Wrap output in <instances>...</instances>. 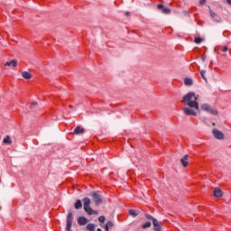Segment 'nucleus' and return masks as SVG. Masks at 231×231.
Masks as SVG:
<instances>
[{"label": "nucleus", "instance_id": "nucleus-17", "mask_svg": "<svg viewBox=\"0 0 231 231\" xmlns=\"http://www.w3.org/2000/svg\"><path fill=\"white\" fill-rule=\"evenodd\" d=\"M129 214L130 216H132V217H136V216H138V211L134 210V209H129Z\"/></svg>", "mask_w": 231, "mask_h": 231}, {"label": "nucleus", "instance_id": "nucleus-2", "mask_svg": "<svg viewBox=\"0 0 231 231\" xmlns=\"http://www.w3.org/2000/svg\"><path fill=\"white\" fill-rule=\"evenodd\" d=\"M83 201V208L85 210V212H87V214H88V216H98V211L91 208L90 205H91V199L89 198H84L82 199Z\"/></svg>", "mask_w": 231, "mask_h": 231}, {"label": "nucleus", "instance_id": "nucleus-5", "mask_svg": "<svg viewBox=\"0 0 231 231\" xmlns=\"http://www.w3.org/2000/svg\"><path fill=\"white\" fill-rule=\"evenodd\" d=\"M72 225H73V213L69 212L67 215V225H66L65 230L71 231Z\"/></svg>", "mask_w": 231, "mask_h": 231}, {"label": "nucleus", "instance_id": "nucleus-15", "mask_svg": "<svg viewBox=\"0 0 231 231\" xmlns=\"http://www.w3.org/2000/svg\"><path fill=\"white\" fill-rule=\"evenodd\" d=\"M82 207V201L80 199H78L74 204V208L76 210H79V208Z\"/></svg>", "mask_w": 231, "mask_h": 231}, {"label": "nucleus", "instance_id": "nucleus-8", "mask_svg": "<svg viewBox=\"0 0 231 231\" xmlns=\"http://www.w3.org/2000/svg\"><path fill=\"white\" fill-rule=\"evenodd\" d=\"M209 14L212 20L215 21V23H221V17L217 15L212 9H209Z\"/></svg>", "mask_w": 231, "mask_h": 231}, {"label": "nucleus", "instance_id": "nucleus-35", "mask_svg": "<svg viewBox=\"0 0 231 231\" xmlns=\"http://www.w3.org/2000/svg\"><path fill=\"white\" fill-rule=\"evenodd\" d=\"M125 15L129 16V15H130V13H129V12H126V13H125Z\"/></svg>", "mask_w": 231, "mask_h": 231}, {"label": "nucleus", "instance_id": "nucleus-24", "mask_svg": "<svg viewBox=\"0 0 231 231\" xmlns=\"http://www.w3.org/2000/svg\"><path fill=\"white\" fill-rule=\"evenodd\" d=\"M202 41H203L202 38L198 37V38H195L194 42L195 44H201Z\"/></svg>", "mask_w": 231, "mask_h": 231}, {"label": "nucleus", "instance_id": "nucleus-32", "mask_svg": "<svg viewBox=\"0 0 231 231\" xmlns=\"http://www.w3.org/2000/svg\"><path fill=\"white\" fill-rule=\"evenodd\" d=\"M105 230H106V231H109V226H106H106H105Z\"/></svg>", "mask_w": 231, "mask_h": 231}, {"label": "nucleus", "instance_id": "nucleus-26", "mask_svg": "<svg viewBox=\"0 0 231 231\" xmlns=\"http://www.w3.org/2000/svg\"><path fill=\"white\" fill-rule=\"evenodd\" d=\"M98 221H99V223H104V222L106 221V217L100 216V217H98Z\"/></svg>", "mask_w": 231, "mask_h": 231}, {"label": "nucleus", "instance_id": "nucleus-27", "mask_svg": "<svg viewBox=\"0 0 231 231\" xmlns=\"http://www.w3.org/2000/svg\"><path fill=\"white\" fill-rule=\"evenodd\" d=\"M207 4V0H199V5H200V6H203V5H205Z\"/></svg>", "mask_w": 231, "mask_h": 231}, {"label": "nucleus", "instance_id": "nucleus-25", "mask_svg": "<svg viewBox=\"0 0 231 231\" xmlns=\"http://www.w3.org/2000/svg\"><path fill=\"white\" fill-rule=\"evenodd\" d=\"M106 225L108 226V228H113L115 226V224L112 221H108Z\"/></svg>", "mask_w": 231, "mask_h": 231}, {"label": "nucleus", "instance_id": "nucleus-19", "mask_svg": "<svg viewBox=\"0 0 231 231\" xmlns=\"http://www.w3.org/2000/svg\"><path fill=\"white\" fill-rule=\"evenodd\" d=\"M3 143H12V140H10V136L6 135L5 138L3 140Z\"/></svg>", "mask_w": 231, "mask_h": 231}, {"label": "nucleus", "instance_id": "nucleus-23", "mask_svg": "<svg viewBox=\"0 0 231 231\" xmlns=\"http://www.w3.org/2000/svg\"><path fill=\"white\" fill-rule=\"evenodd\" d=\"M162 14H171V9H169L167 7H162Z\"/></svg>", "mask_w": 231, "mask_h": 231}, {"label": "nucleus", "instance_id": "nucleus-30", "mask_svg": "<svg viewBox=\"0 0 231 231\" xmlns=\"http://www.w3.org/2000/svg\"><path fill=\"white\" fill-rule=\"evenodd\" d=\"M35 106H37V102H32L31 105V107L33 108V107H35Z\"/></svg>", "mask_w": 231, "mask_h": 231}, {"label": "nucleus", "instance_id": "nucleus-10", "mask_svg": "<svg viewBox=\"0 0 231 231\" xmlns=\"http://www.w3.org/2000/svg\"><path fill=\"white\" fill-rule=\"evenodd\" d=\"M188 160H189L188 154L184 155L183 158L180 159V163L182 167H189V162H187Z\"/></svg>", "mask_w": 231, "mask_h": 231}, {"label": "nucleus", "instance_id": "nucleus-33", "mask_svg": "<svg viewBox=\"0 0 231 231\" xmlns=\"http://www.w3.org/2000/svg\"><path fill=\"white\" fill-rule=\"evenodd\" d=\"M226 3L231 5V0H226Z\"/></svg>", "mask_w": 231, "mask_h": 231}, {"label": "nucleus", "instance_id": "nucleus-14", "mask_svg": "<svg viewBox=\"0 0 231 231\" xmlns=\"http://www.w3.org/2000/svg\"><path fill=\"white\" fill-rule=\"evenodd\" d=\"M22 77L23 79H26V80H30V79H32V73H30L29 71H23L22 72Z\"/></svg>", "mask_w": 231, "mask_h": 231}, {"label": "nucleus", "instance_id": "nucleus-1", "mask_svg": "<svg viewBox=\"0 0 231 231\" xmlns=\"http://www.w3.org/2000/svg\"><path fill=\"white\" fill-rule=\"evenodd\" d=\"M198 96L194 92H189L182 97V104H185L189 107L182 108L184 115L187 116H198V113L196 111H199V103H198Z\"/></svg>", "mask_w": 231, "mask_h": 231}, {"label": "nucleus", "instance_id": "nucleus-18", "mask_svg": "<svg viewBox=\"0 0 231 231\" xmlns=\"http://www.w3.org/2000/svg\"><path fill=\"white\" fill-rule=\"evenodd\" d=\"M152 225V224L150 221H147L142 226V228H143L144 230L145 228H151Z\"/></svg>", "mask_w": 231, "mask_h": 231}, {"label": "nucleus", "instance_id": "nucleus-4", "mask_svg": "<svg viewBox=\"0 0 231 231\" xmlns=\"http://www.w3.org/2000/svg\"><path fill=\"white\" fill-rule=\"evenodd\" d=\"M90 196L93 199L96 207H98V205H101L103 201L102 195L98 194V192L97 191H93L92 193H90Z\"/></svg>", "mask_w": 231, "mask_h": 231}, {"label": "nucleus", "instance_id": "nucleus-36", "mask_svg": "<svg viewBox=\"0 0 231 231\" xmlns=\"http://www.w3.org/2000/svg\"><path fill=\"white\" fill-rule=\"evenodd\" d=\"M97 231H102V229H100V228H97Z\"/></svg>", "mask_w": 231, "mask_h": 231}, {"label": "nucleus", "instance_id": "nucleus-9", "mask_svg": "<svg viewBox=\"0 0 231 231\" xmlns=\"http://www.w3.org/2000/svg\"><path fill=\"white\" fill-rule=\"evenodd\" d=\"M78 223L79 226H84V225H88V218L86 217H79Z\"/></svg>", "mask_w": 231, "mask_h": 231}, {"label": "nucleus", "instance_id": "nucleus-31", "mask_svg": "<svg viewBox=\"0 0 231 231\" xmlns=\"http://www.w3.org/2000/svg\"><path fill=\"white\" fill-rule=\"evenodd\" d=\"M70 109H73V111H77V108L73 107L72 105H69Z\"/></svg>", "mask_w": 231, "mask_h": 231}, {"label": "nucleus", "instance_id": "nucleus-13", "mask_svg": "<svg viewBox=\"0 0 231 231\" xmlns=\"http://www.w3.org/2000/svg\"><path fill=\"white\" fill-rule=\"evenodd\" d=\"M84 128H82V127H80V126H77L75 129H74V132H73V134H77V135H79V134H84Z\"/></svg>", "mask_w": 231, "mask_h": 231}, {"label": "nucleus", "instance_id": "nucleus-16", "mask_svg": "<svg viewBox=\"0 0 231 231\" xmlns=\"http://www.w3.org/2000/svg\"><path fill=\"white\" fill-rule=\"evenodd\" d=\"M184 84H185L186 86H192V84H193L192 79H190V78H186V79H184Z\"/></svg>", "mask_w": 231, "mask_h": 231}, {"label": "nucleus", "instance_id": "nucleus-28", "mask_svg": "<svg viewBox=\"0 0 231 231\" xmlns=\"http://www.w3.org/2000/svg\"><path fill=\"white\" fill-rule=\"evenodd\" d=\"M157 8L159 10H163L164 6H163V5L160 4V5H157Z\"/></svg>", "mask_w": 231, "mask_h": 231}, {"label": "nucleus", "instance_id": "nucleus-34", "mask_svg": "<svg viewBox=\"0 0 231 231\" xmlns=\"http://www.w3.org/2000/svg\"><path fill=\"white\" fill-rule=\"evenodd\" d=\"M206 59H207V57H205V56L202 57L203 62H205V60H206Z\"/></svg>", "mask_w": 231, "mask_h": 231}, {"label": "nucleus", "instance_id": "nucleus-3", "mask_svg": "<svg viewBox=\"0 0 231 231\" xmlns=\"http://www.w3.org/2000/svg\"><path fill=\"white\" fill-rule=\"evenodd\" d=\"M200 108L202 109V111H206V113H209L210 115H214V116L219 115V112H217V109H214L212 106L207 103L200 105Z\"/></svg>", "mask_w": 231, "mask_h": 231}, {"label": "nucleus", "instance_id": "nucleus-20", "mask_svg": "<svg viewBox=\"0 0 231 231\" xmlns=\"http://www.w3.org/2000/svg\"><path fill=\"white\" fill-rule=\"evenodd\" d=\"M87 230H88V231H95V225L94 224L87 225Z\"/></svg>", "mask_w": 231, "mask_h": 231}, {"label": "nucleus", "instance_id": "nucleus-21", "mask_svg": "<svg viewBox=\"0 0 231 231\" xmlns=\"http://www.w3.org/2000/svg\"><path fill=\"white\" fill-rule=\"evenodd\" d=\"M206 73H207V71H205V70H200L201 78L205 80V82H208V80H207V76H205Z\"/></svg>", "mask_w": 231, "mask_h": 231}, {"label": "nucleus", "instance_id": "nucleus-37", "mask_svg": "<svg viewBox=\"0 0 231 231\" xmlns=\"http://www.w3.org/2000/svg\"><path fill=\"white\" fill-rule=\"evenodd\" d=\"M212 125H213V126L216 125V123H212Z\"/></svg>", "mask_w": 231, "mask_h": 231}, {"label": "nucleus", "instance_id": "nucleus-22", "mask_svg": "<svg viewBox=\"0 0 231 231\" xmlns=\"http://www.w3.org/2000/svg\"><path fill=\"white\" fill-rule=\"evenodd\" d=\"M144 217H146V219H148L149 221H153V219H155L154 217H152L147 213L144 214Z\"/></svg>", "mask_w": 231, "mask_h": 231}, {"label": "nucleus", "instance_id": "nucleus-29", "mask_svg": "<svg viewBox=\"0 0 231 231\" xmlns=\"http://www.w3.org/2000/svg\"><path fill=\"white\" fill-rule=\"evenodd\" d=\"M222 51H228V46H224L222 49Z\"/></svg>", "mask_w": 231, "mask_h": 231}, {"label": "nucleus", "instance_id": "nucleus-6", "mask_svg": "<svg viewBox=\"0 0 231 231\" xmlns=\"http://www.w3.org/2000/svg\"><path fill=\"white\" fill-rule=\"evenodd\" d=\"M212 134L214 138H216L217 140H225V134H222V132L217 129H213Z\"/></svg>", "mask_w": 231, "mask_h": 231}, {"label": "nucleus", "instance_id": "nucleus-7", "mask_svg": "<svg viewBox=\"0 0 231 231\" xmlns=\"http://www.w3.org/2000/svg\"><path fill=\"white\" fill-rule=\"evenodd\" d=\"M152 225H153V230L154 231H162V221L153 218V221H152Z\"/></svg>", "mask_w": 231, "mask_h": 231}, {"label": "nucleus", "instance_id": "nucleus-12", "mask_svg": "<svg viewBox=\"0 0 231 231\" xmlns=\"http://www.w3.org/2000/svg\"><path fill=\"white\" fill-rule=\"evenodd\" d=\"M4 66H12L13 68H17V60H12L11 61H6Z\"/></svg>", "mask_w": 231, "mask_h": 231}, {"label": "nucleus", "instance_id": "nucleus-11", "mask_svg": "<svg viewBox=\"0 0 231 231\" xmlns=\"http://www.w3.org/2000/svg\"><path fill=\"white\" fill-rule=\"evenodd\" d=\"M223 196V191L219 188H216L214 189V197L215 198H221Z\"/></svg>", "mask_w": 231, "mask_h": 231}]
</instances>
